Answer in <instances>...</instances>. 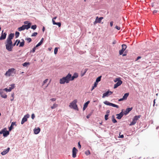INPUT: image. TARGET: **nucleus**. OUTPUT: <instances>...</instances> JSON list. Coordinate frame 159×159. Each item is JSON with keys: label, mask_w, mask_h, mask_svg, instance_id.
<instances>
[{"label": "nucleus", "mask_w": 159, "mask_h": 159, "mask_svg": "<svg viewBox=\"0 0 159 159\" xmlns=\"http://www.w3.org/2000/svg\"><path fill=\"white\" fill-rule=\"evenodd\" d=\"M16 41L13 44L12 43V47H13L16 45Z\"/></svg>", "instance_id": "obj_52"}, {"label": "nucleus", "mask_w": 159, "mask_h": 159, "mask_svg": "<svg viewBox=\"0 0 159 159\" xmlns=\"http://www.w3.org/2000/svg\"><path fill=\"white\" fill-rule=\"evenodd\" d=\"M141 57L140 56H138L136 60H139V59L141 58Z\"/></svg>", "instance_id": "obj_55"}, {"label": "nucleus", "mask_w": 159, "mask_h": 159, "mask_svg": "<svg viewBox=\"0 0 159 159\" xmlns=\"http://www.w3.org/2000/svg\"><path fill=\"white\" fill-rule=\"evenodd\" d=\"M56 98H52L50 99V100L52 101H55L56 100Z\"/></svg>", "instance_id": "obj_49"}, {"label": "nucleus", "mask_w": 159, "mask_h": 159, "mask_svg": "<svg viewBox=\"0 0 159 159\" xmlns=\"http://www.w3.org/2000/svg\"><path fill=\"white\" fill-rule=\"evenodd\" d=\"M85 153L86 155H88L90 154V152L88 151L87 152H86Z\"/></svg>", "instance_id": "obj_47"}, {"label": "nucleus", "mask_w": 159, "mask_h": 159, "mask_svg": "<svg viewBox=\"0 0 159 159\" xmlns=\"http://www.w3.org/2000/svg\"><path fill=\"white\" fill-rule=\"evenodd\" d=\"M101 76H100L98 77L96 80V82L98 83V82L100 81L101 80Z\"/></svg>", "instance_id": "obj_31"}, {"label": "nucleus", "mask_w": 159, "mask_h": 159, "mask_svg": "<svg viewBox=\"0 0 159 159\" xmlns=\"http://www.w3.org/2000/svg\"><path fill=\"white\" fill-rule=\"evenodd\" d=\"M113 21H111L110 22V25L111 27H112L113 25Z\"/></svg>", "instance_id": "obj_50"}, {"label": "nucleus", "mask_w": 159, "mask_h": 159, "mask_svg": "<svg viewBox=\"0 0 159 159\" xmlns=\"http://www.w3.org/2000/svg\"><path fill=\"white\" fill-rule=\"evenodd\" d=\"M25 44L24 42H20V45L19 47H23Z\"/></svg>", "instance_id": "obj_34"}, {"label": "nucleus", "mask_w": 159, "mask_h": 159, "mask_svg": "<svg viewBox=\"0 0 159 159\" xmlns=\"http://www.w3.org/2000/svg\"><path fill=\"white\" fill-rule=\"evenodd\" d=\"M7 35V33L6 32L3 33V30H2L0 37V40H2L5 39L6 38Z\"/></svg>", "instance_id": "obj_11"}, {"label": "nucleus", "mask_w": 159, "mask_h": 159, "mask_svg": "<svg viewBox=\"0 0 159 159\" xmlns=\"http://www.w3.org/2000/svg\"><path fill=\"white\" fill-rule=\"evenodd\" d=\"M123 116V114L122 111L120 113L117 114L116 115L117 117L116 118L120 119Z\"/></svg>", "instance_id": "obj_19"}, {"label": "nucleus", "mask_w": 159, "mask_h": 159, "mask_svg": "<svg viewBox=\"0 0 159 159\" xmlns=\"http://www.w3.org/2000/svg\"><path fill=\"white\" fill-rule=\"evenodd\" d=\"M120 138H123L124 137V135L123 134L120 135Z\"/></svg>", "instance_id": "obj_61"}, {"label": "nucleus", "mask_w": 159, "mask_h": 159, "mask_svg": "<svg viewBox=\"0 0 159 159\" xmlns=\"http://www.w3.org/2000/svg\"><path fill=\"white\" fill-rule=\"evenodd\" d=\"M77 102V101L76 99L74 100L72 102L70 103L69 106V107L70 108H73L75 110H78V108L76 104Z\"/></svg>", "instance_id": "obj_4"}, {"label": "nucleus", "mask_w": 159, "mask_h": 159, "mask_svg": "<svg viewBox=\"0 0 159 159\" xmlns=\"http://www.w3.org/2000/svg\"><path fill=\"white\" fill-rule=\"evenodd\" d=\"M21 41H22L21 42H23L25 43L24 40L23 39H21Z\"/></svg>", "instance_id": "obj_63"}, {"label": "nucleus", "mask_w": 159, "mask_h": 159, "mask_svg": "<svg viewBox=\"0 0 159 159\" xmlns=\"http://www.w3.org/2000/svg\"><path fill=\"white\" fill-rule=\"evenodd\" d=\"M97 23H98V22H97V20H96L95 19V21L93 23V24L94 25H95L96 24H97Z\"/></svg>", "instance_id": "obj_56"}, {"label": "nucleus", "mask_w": 159, "mask_h": 159, "mask_svg": "<svg viewBox=\"0 0 159 159\" xmlns=\"http://www.w3.org/2000/svg\"><path fill=\"white\" fill-rule=\"evenodd\" d=\"M78 150L75 147H74L72 149V157L75 158L76 157V154Z\"/></svg>", "instance_id": "obj_17"}, {"label": "nucleus", "mask_w": 159, "mask_h": 159, "mask_svg": "<svg viewBox=\"0 0 159 159\" xmlns=\"http://www.w3.org/2000/svg\"><path fill=\"white\" fill-rule=\"evenodd\" d=\"M58 51V48L57 47H56L55 48L54 50V53L55 54H57V52Z\"/></svg>", "instance_id": "obj_35"}, {"label": "nucleus", "mask_w": 159, "mask_h": 159, "mask_svg": "<svg viewBox=\"0 0 159 159\" xmlns=\"http://www.w3.org/2000/svg\"><path fill=\"white\" fill-rule=\"evenodd\" d=\"M10 150V148H8L6 150H5L1 152V154L2 155H4L6 154L8 152H9Z\"/></svg>", "instance_id": "obj_21"}, {"label": "nucleus", "mask_w": 159, "mask_h": 159, "mask_svg": "<svg viewBox=\"0 0 159 159\" xmlns=\"http://www.w3.org/2000/svg\"><path fill=\"white\" fill-rule=\"evenodd\" d=\"M16 43L17 42L18 43V44L20 43V41L18 39H17L16 40Z\"/></svg>", "instance_id": "obj_53"}, {"label": "nucleus", "mask_w": 159, "mask_h": 159, "mask_svg": "<svg viewBox=\"0 0 159 159\" xmlns=\"http://www.w3.org/2000/svg\"><path fill=\"white\" fill-rule=\"evenodd\" d=\"M52 22L53 24V25L55 24V23H56V22H55V20H53V19H52Z\"/></svg>", "instance_id": "obj_54"}, {"label": "nucleus", "mask_w": 159, "mask_h": 159, "mask_svg": "<svg viewBox=\"0 0 159 159\" xmlns=\"http://www.w3.org/2000/svg\"><path fill=\"white\" fill-rule=\"evenodd\" d=\"M14 125H16V122H12L11 126L9 128V131L11 130L13 128V126Z\"/></svg>", "instance_id": "obj_26"}, {"label": "nucleus", "mask_w": 159, "mask_h": 159, "mask_svg": "<svg viewBox=\"0 0 159 159\" xmlns=\"http://www.w3.org/2000/svg\"><path fill=\"white\" fill-rule=\"evenodd\" d=\"M38 34L37 32H34L32 35L31 36H35Z\"/></svg>", "instance_id": "obj_41"}, {"label": "nucleus", "mask_w": 159, "mask_h": 159, "mask_svg": "<svg viewBox=\"0 0 159 159\" xmlns=\"http://www.w3.org/2000/svg\"><path fill=\"white\" fill-rule=\"evenodd\" d=\"M48 79H45L43 82L42 86L44 85L48 82Z\"/></svg>", "instance_id": "obj_36"}, {"label": "nucleus", "mask_w": 159, "mask_h": 159, "mask_svg": "<svg viewBox=\"0 0 159 159\" xmlns=\"http://www.w3.org/2000/svg\"><path fill=\"white\" fill-rule=\"evenodd\" d=\"M110 112V111L109 110H108L106 112V114H108L109 116V113Z\"/></svg>", "instance_id": "obj_48"}, {"label": "nucleus", "mask_w": 159, "mask_h": 159, "mask_svg": "<svg viewBox=\"0 0 159 159\" xmlns=\"http://www.w3.org/2000/svg\"><path fill=\"white\" fill-rule=\"evenodd\" d=\"M55 25H58L59 26V27H60L61 26V24L60 22H56Z\"/></svg>", "instance_id": "obj_39"}, {"label": "nucleus", "mask_w": 159, "mask_h": 159, "mask_svg": "<svg viewBox=\"0 0 159 159\" xmlns=\"http://www.w3.org/2000/svg\"><path fill=\"white\" fill-rule=\"evenodd\" d=\"M112 121L114 123H115L117 122V121L115 119L114 116H113L112 117Z\"/></svg>", "instance_id": "obj_37"}, {"label": "nucleus", "mask_w": 159, "mask_h": 159, "mask_svg": "<svg viewBox=\"0 0 159 159\" xmlns=\"http://www.w3.org/2000/svg\"><path fill=\"white\" fill-rule=\"evenodd\" d=\"M157 11L156 10H154L153 11V13L154 14H155V13H157Z\"/></svg>", "instance_id": "obj_58"}, {"label": "nucleus", "mask_w": 159, "mask_h": 159, "mask_svg": "<svg viewBox=\"0 0 159 159\" xmlns=\"http://www.w3.org/2000/svg\"><path fill=\"white\" fill-rule=\"evenodd\" d=\"M155 103V99H154L153 101V106H154Z\"/></svg>", "instance_id": "obj_62"}, {"label": "nucleus", "mask_w": 159, "mask_h": 159, "mask_svg": "<svg viewBox=\"0 0 159 159\" xmlns=\"http://www.w3.org/2000/svg\"><path fill=\"white\" fill-rule=\"evenodd\" d=\"M122 49L119 51V53L120 55H122L125 50L127 48V45L125 44H123L122 45Z\"/></svg>", "instance_id": "obj_8"}, {"label": "nucleus", "mask_w": 159, "mask_h": 159, "mask_svg": "<svg viewBox=\"0 0 159 159\" xmlns=\"http://www.w3.org/2000/svg\"><path fill=\"white\" fill-rule=\"evenodd\" d=\"M115 28H116V29H117L118 30H120V27H119L117 25H116L115 26Z\"/></svg>", "instance_id": "obj_44"}, {"label": "nucleus", "mask_w": 159, "mask_h": 159, "mask_svg": "<svg viewBox=\"0 0 159 159\" xmlns=\"http://www.w3.org/2000/svg\"><path fill=\"white\" fill-rule=\"evenodd\" d=\"M40 131V129L39 128H38L37 129H34V132L35 134H39Z\"/></svg>", "instance_id": "obj_23"}, {"label": "nucleus", "mask_w": 159, "mask_h": 159, "mask_svg": "<svg viewBox=\"0 0 159 159\" xmlns=\"http://www.w3.org/2000/svg\"><path fill=\"white\" fill-rule=\"evenodd\" d=\"M31 25V23H29L27 25H23L25 29H26V30H28L29 29Z\"/></svg>", "instance_id": "obj_18"}, {"label": "nucleus", "mask_w": 159, "mask_h": 159, "mask_svg": "<svg viewBox=\"0 0 159 159\" xmlns=\"http://www.w3.org/2000/svg\"><path fill=\"white\" fill-rule=\"evenodd\" d=\"M0 134H3V136L4 137H6L9 134V132L8 131H5L4 130H3L2 131H0Z\"/></svg>", "instance_id": "obj_14"}, {"label": "nucleus", "mask_w": 159, "mask_h": 159, "mask_svg": "<svg viewBox=\"0 0 159 159\" xmlns=\"http://www.w3.org/2000/svg\"><path fill=\"white\" fill-rule=\"evenodd\" d=\"M14 33H10L8 36V37L6 41L9 42H12V39L14 37Z\"/></svg>", "instance_id": "obj_9"}, {"label": "nucleus", "mask_w": 159, "mask_h": 159, "mask_svg": "<svg viewBox=\"0 0 159 159\" xmlns=\"http://www.w3.org/2000/svg\"><path fill=\"white\" fill-rule=\"evenodd\" d=\"M14 93H12L11 94V96L12 98H14Z\"/></svg>", "instance_id": "obj_60"}, {"label": "nucleus", "mask_w": 159, "mask_h": 159, "mask_svg": "<svg viewBox=\"0 0 159 159\" xmlns=\"http://www.w3.org/2000/svg\"><path fill=\"white\" fill-rule=\"evenodd\" d=\"M78 147L80 149L81 148V145L80 144V142H79L78 143Z\"/></svg>", "instance_id": "obj_43"}, {"label": "nucleus", "mask_w": 159, "mask_h": 159, "mask_svg": "<svg viewBox=\"0 0 159 159\" xmlns=\"http://www.w3.org/2000/svg\"><path fill=\"white\" fill-rule=\"evenodd\" d=\"M14 98H11V101H13L14 100Z\"/></svg>", "instance_id": "obj_64"}, {"label": "nucleus", "mask_w": 159, "mask_h": 159, "mask_svg": "<svg viewBox=\"0 0 159 159\" xmlns=\"http://www.w3.org/2000/svg\"><path fill=\"white\" fill-rule=\"evenodd\" d=\"M108 114H106L105 116V120H107L108 119Z\"/></svg>", "instance_id": "obj_42"}, {"label": "nucleus", "mask_w": 159, "mask_h": 159, "mask_svg": "<svg viewBox=\"0 0 159 159\" xmlns=\"http://www.w3.org/2000/svg\"><path fill=\"white\" fill-rule=\"evenodd\" d=\"M37 47H36V46L35 47H34L32 49V50L31 51V52L33 53L35 52V51L36 49V48Z\"/></svg>", "instance_id": "obj_40"}, {"label": "nucleus", "mask_w": 159, "mask_h": 159, "mask_svg": "<svg viewBox=\"0 0 159 159\" xmlns=\"http://www.w3.org/2000/svg\"><path fill=\"white\" fill-rule=\"evenodd\" d=\"M114 86V89L117 88L119 86H120L122 83V81L120 80V78H116L114 80L115 82H117Z\"/></svg>", "instance_id": "obj_5"}, {"label": "nucleus", "mask_w": 159, "mask_h": 159, "mask_svg": "<svg viewBox=\"0 0 159 159\" xmlns=\"http://www.w3.org/2000/svg\"><path fill=\"white\" fill-rule=\"evenodd\" d=\"M25 40L28 41V43H30L32 41L31 39L30 38H27L25 39Z\"/></svg>", "instance_id": "obj_38"}, {"label": "nucleus", "mask_w": 159, "mask_h": 159, "mask_svg": "<svg viewBox=\"0 0 159 159\" xmlns=\"http://www.w3.org/2000/svg\"><path fill=\"white\" fill-rule=\"evenodd\" d=\"M35 117V115L34 114H32L31 115V118L33 119Z\"/></svg>", "instance_id": "obj_46"}, {"label": "nucleus", "mask_w": 159, "mask_h": 159, "mask_svg": "<svg viewBox=\"0 0 159 159\" xmlns=\"http://www.w3.org/2000/svg\"><path fill=\"white\" fill-rule=\"evenodd\" d=\"M18 29L19 31H21L25 30L23 25H22L21 27L18 28Z\"/></svg>", "instance_id": "obj_28"}, {"label": "nucleus", "mask_w": 159, "mask_h": 159, "mask_svg": "<svg viewBox=\"0 0 159 159\" xmlns=\"http://www.w3.org/2000/svg\"><path fill=\"white\" fill-rule=\"evenodd\" d=\"M104 103L106 105L111 106L114 107H115L117 108H119V107L118 105L113 104L112 103L108 101H105L104 102Z\"/></svg>", "instance_id": "obj_7"}, {"label": "nucleus", "mask_w": 159, "mask_h": 159, "mask_svg": "<svg viewBox=\"0 0 159 159\" xmlns=\"http://www.w3.org/2000/svg\"><path fill=\"white\" fill-rule=\"evenodd\" d=\"M58 106L57 104L56 103H54L53 104L52 106L51 107V108L52 109H54L56 108Z\"/></svg>", "instance_id": "obj_29"}, {"label": "nucleus", "mask_w": 159, "mask_h": 159, "mask_svg": "<svg viewBox=\"0 0 159 159\" xmlns=\"http://www.w3.org/2000/svg\"><path fill=\"white\" fill-rule=\"evenodd\" d=\"M90 101H87L85 103H84V107H83V110H84L86 108V107L88 106V104L89 103Z\"/></svg>", "instance_id": "obj_27"}, {"label": "nucleus", "mask_w": 159, "mask_h": 159, "mask_svg": "<svg viewBox=\"0 0 159 159\" xmlns=\"http://www.w3.org/2000/svg\"><path fill=\"white\" fill-rule=\"evenodd\" d=\"M10 86L11 87H9V89H7V88H5L3 90L6 91V92H10L11 91L12 89H13L15 86V84H11Z\"/></svg>", "instance_id": "obj_10"}, {"label": "nucleus", "mask_w": 159, "mask_h": 159, "mask_svg": "<svg viewBox=\"0 0 159 159\" xmlns=\"http://www.w3.org/2000/svg\"><path fill=\"white\" fill-rule=\"evenodd\" d=\"M0 94L1 96L3 98H7V95L5 93H3V90L2 89L0 93Z\"/></svg>", "instance_id": "obj_20"}, {"label": "nucleus", "mask_w": 159, "mask_h": 159, "mask_svg": "<svg viewBox=\"0 0 159 159\" xmlns=\"http://www.w3.org/2000/svg\"><path fill=\"white\" fill-rule=\"evenodd\" d=\"M70 75H71V77L70 78V81L74 80L75 79L77 78L78 76V74L76 73H74L72 76V75L70 73Z\"/></svg>", "instance_id": "obj_16"}, {"label": "nucleus", "mask_w": 159, "mask_h": 159, "mask_svg": "<svg viewBox=\"0 0 159 159\" xmlns=\"http://www.w3.org/2000/svg\"><path fill=\"white\" fill-rule=\"evenodd\" d=\"M44 40V39L43 38H42L40 40V42H39L36 45V47H38L40 46L43 43Z\"/></svg>", "instance_id": "obj_24"}, {"label": "nucleus", "mask_w": 159, "mask_h": 159, "mask_svg": "<svg viewBox=\"0 0 159 159\" xmlns=\"http://www.w3.org/2000/svg\"><path fill=\"white\" fill-rule=\"evenodd\" d=\"M141 117L140 115L136 116H134L132 122L130 123L129 125H134L136 123L137 120Z\"/></svg>", "instance_id": "obj_6"}, {"label": "nucleus", "mask_w": 159, "mask_h": 159, "mask_svg": "<svg viewBox=\"0 0 159 159\" xmlns=\"http://www.w3.org/2000/svg\"><path fill=\"white\" fill-rule=\"evenodd\" d=\"M116 43V40H114L112 42L113 44H115Z\"/></svg>", "instance_id": "obj_51"}, {"label": "nucleus", "mask_w": 159, "mask_h": 159, "mask_svg": "<svg viewBox=\"0 0 159 159\" xmlns=\"http://www.w3.org/2000/svg\"><path fill=\"white\" fill-rule=\"evenodd\" d=\"M45 28L44 26H43V29H42V31L43 32H44L45 30Z\"/></svg>", "instance_id": "obj_59"}, {"label": "nucleus", "mask_w": 159, "mask_h": 159, "mask_svg": "<svg viewBox=\"0 0 159 159\" xmlns=\"http://www.w3.org/2000/svg\"><path fill=\"white\" fill-rule=\"evenodd\" d=\"M103 19V17H102L98 18V17L97 16V17H96V20H97V21L98 23H101L102 20Z\"/></svg>", "instance_id": "obj_25"}, {"label": "nucleus", "mask_w": 159, "mask_h": 159, "mask_svg": "<svg viewBox=\"0 0 159 159\" xmlns=\"http://www.w3.org/2000/svg\"><path fill=\"white\" fill-rule=\"evenodd\" d=\"M30 64L29 62H25L23 64V66H29Z\"/></svg>", "instance_id": "obj_32"}, {"label": "nucleus", "mask_w": 159, "mask_h": 159, "mask_svg": "<svg viewBox=\"0 0 159 159\" xmlns=\"http://www.w3.org/2000/svg\"><path fill=\"white\" fill-rule=\"evenodd\" d=\"M12 42L6 41V49L9 51H12Z\"/></svg>", "instance_id": "obj_3"}, {"label": "nucleus", "mask_w": 159, "mask_h": 159, "mask_svg": "<svg viewBox=\"0 0 159 159\" xmlns=\"http://www.w3.org/2000/svg\"><path fill=\"white\" fill-rule=\"evenodd\" d=\"M29 117V114L26 115L22 118L21 121V124H23L24 123L27 121V119Z\"/></svg>", "instance_id": "obj_15"}, {"label": "nucleus", "mask_w": 159, "mask_h": 159, "mask_svg": "<svg viewBox=\"0 0 159 159\" xmlns=\"http://www.w3.org/2000/svg\"><path fill=\"white\" fill-rule=\"evenodd\" d=\"M113 93V92L109 90L108 91L106 92L103 94L102 98H104L105 97H107L108 96L111 95Z\"/></svg>", "instance_id": "obj_12"}, {"label": "nucleus", "mask_w": 159, "mask_h": 159, "mask_svg": "<svg viewBox=\"0 0 159 159\" xmlns=\"http://www.w3.org/2000/svg\"><path fill=\"white\" fill-rule=\"evenodd\" d=\"M16 74V70L14 68L9 69L4 75L6 77L13 76Z\"/></svg>", "instance_id": "obj_2"}, {"label": "nucleus", "mask_w": 159, "mask_h": 159, "mask_svg": "<svg viewBox=\"0 0 159 159\" xmlns=\"http://www.w3.org/2000/svg\"><path fill=\"white\" fill-rule=\"evenodd\" d=\"M37 28V25H32L31 26V28L34 30H35Z\"/></svg>", "instance_id": "obj_33"}, {"label": "nucleus", "mask_w": 159, "mask_h": 159, "mask_svg": "<svg viewBox=\"0 0 159 159\" xmlns=\"http://www.w3.org/2000/svg\"><path fill=\"white\" fill-rule=\"evenodd\" d=\"M24 23L25 24H28L29 23H28V21H25L24 22Z\"/></svg>", "instance_id": "obj_57"}, {"label": "nucleus", "mask_w": 159, "mask_h": 159, "mask_svg": "<svg viewBox=\"0 0 159 159\" xmlns=\"http://www.w3.org/2000/svg\"><path fill=\"white\" fill-rule=\"evenodd\" d=\"M20 33L19 32L16 31L15 34V36L16 38H17L19 36Z\"/></svg>", "instance_id": "obj_30"}, {"label": "nucleus", "mask_w": 159, "mask_h": 159, "mask_svg": "<svg viewBox=\"0 0 159 159\" xmlns=\"http://www.w3.org/2000/svg\"><path fill=\"white\" fill-rule=\"evenodd\" d=\"M97 84H98V83L95 82L94 84V87H96L97 86Z\"/></svg>", "instance_id": "obj_45"}, {"label": "nucleus", "mask_w": 159, "mask_h": 159, "mask_svg": "<svg viewBox=\"0 0 159 159\" xmlns=\"http://www.w3.org/2000/svg\"><path fill=\"white\" fill-rule=\"evenodd\" d=\"M132 107L127 108L124 113V114L126 115L128 114L132 110Z\"/></svg>", "instance_id": "obj_22"}, {"label": "nucleus", "mask_w": 159, "mask_h": 159, "mask_svg": "<svg viewBox=\"0 0 159 159\" xmlns=\"http://www.w3.org/2000/svg\"><path fill=\"white\" fill-rule=\"evenodd\" d=\"M129 93L125 94L124 96L122 98H120L118 100L119 101H121L124 100H126L127 97L129 96Z\"/></svg>", "instance_id": "obj_13"}, {"label": "nucleus", "mask_w": 159, "mask_h": 159, "mask_svg": "<svg viewBox=\"0 0 159 159\" xmlns=\"http://www.w3.org/2000/svg\"><path fill=\"white\" fill-rule=\"evenodd\" d=\"M70 73H68L66 76L63 77L62 78L60 79L59 80L60 84H64L65 83L66 84L69 83L70 81Z\"/></svg>", "instance_id": "obj_1"}]
</instances>
